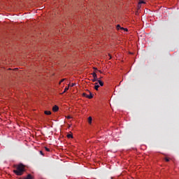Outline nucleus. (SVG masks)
Masks as SVG:
<instances>
[{
  "mask_svg": "<svg viewBox=\"0 0 179 179\" xmlns=\"http://www.w3.org/2000/svg\"><path fill=\"white\" fill-rule=\"evenodd\" d=\"M99 81V78H97V77H94V78L92 79V82H98Z\"/></svg>",
  "mask_w": 179,
  "mask_h": 179,
  "instance_id": "8",
  "label": "nucleus"
},
{
  "mask_svg": "<svg viewBox=\"0 0 179 179\" xmlns=\"http://www.w3.org/2000/svg\"><path fill=\"white\" fill-rule=\"evenodd\" d=\"M142 3H145V1H140L138 2V8H141V5H142Z\"/></svg>",
  "mask_w": 179,
  "mask_h": 179,
  "instance_id": "7",
  "label": "nucleus"
},
{
  "mask_svg": "<svg viewBox=\"0 0 179 179\" xmlns=\"http://www.w3.org/2000/svg\"><path fill=\"white\" fill-rule=\"evenodd\" d=\"M165 160H166V162H170V159L168 157H165Z\"/></svg>",
  "mask_w": 179,
  "mask_h": 179,
  "instance_id": "15",
  "label": "nucleus"
},
{
  "mask_svg": "<svg viewBox=\"0 0 179 179\" xmlns=\"http://www.w3.org/2000/svg\"><path fill=\"white\" fill-rule=\"evenodd\" d=\"M45 114L46 115H51V111H50V110H45Z\"/></svg>",
  "mask_w": 179,
  "mask_h": 179,
  "instance_id": "6",
  "label": "nucleus"
},
{
  "mask_svg": "<svg viewBox=\"0 0 179 179\" xmlns=\"http://www.w3.org/2000/svg\"><path fill=\"white\" fill-rule=\"evenodd\" d=\"M99 87H100V85H95L94 86L95 90H99Z\"/></svg>",
  "mask_w": 179,
  "mask_h": 179,
  "instance_id": "11",
  "label": "nucleus"
},
{
  "mask_svg": "<svg viewBox=\"0 0 179 179\" xmlns=\"http://www.w3.org/2000/svg\"><path fill=\"white\" fill-rule=\"evenodd\" d=\"M66 118H67V120H71V118H72V117L69 115V116L66 117Z\"/></svg>",
  "mask_w": 179,
  "mask_h": 179,
  "instance_id": "16",
  "label": "nucleus"
},
{
  "mask_svg": "<svg viewBox=\"0 0 179 179\" xmlns=\"http://www.w3.org/2000/svg\"><path fill=\"white\" fill-rule=\"evenodd\" d=\"M93 78H97V74H96V72H94L92 73Z\"/></svg>",
  "mask_w": 179,
  "mask_h": 179,
  "instance_id": "10",
  "label": "nucleus"
},
{
  "mask_svg": "<svg viewBox=\"0 0 179 179\" xmlns=\"http://www.w3.org/2000/svg\"><path fill=\"white\" fill-rule=\"evenodd\" d=\"M97 85H99V83H95V86Z\"/></svg>",
  "mask_w": 179,
  "mask_h": 179,
  "instance_id": "20",
  "label": "nucleus"
},
{
  "mask_svg": "<svg viewBox=\"0 0 179 179\" xmlns=\"http://www.w3.org/2000/svg\"><path fill=\"white\" fill-rule=\"evenodd\" d=\"M94 69L95 71H97V68H94Z\"/></svg>",
  "mask_w": 179,
  "mask_h": 179,
  "instance_id": "21",
  "label": "nucleus"
},
{
  "mask_svg": "<svg viewBox=\"0 0 179 179\" xmlns=\"http://www.w3.org/2000/svg\"><path fill=\"white\" fill-rule=\"evenodd\" d=\"M59 110V108L58 107V106H53L52 108V110L55 112V113H57V111H58Z\"/></svg>",
  "mask_w": 179,
  "mask_h": 179,
  "instance_id": "4",
  "label": "nucleus"
},
{
  "mask_svg": "<svg viewBox=\"0 0 179 179\" xmlns=\"http://www.w3.org/2000/svg\"><path fill=\"white\" fill-rule=\"evenodd\" d=\"M88 92L90 93V96H89V94H86V93H83V96L84 97H87V99H93V94H92V92H90V91H87Z\"/></svg>",
  "mask_w": 179,
  "mask_h": 179,
  "instance_id": "2",
  "label": "nucleus"
},
{
  "mask_svg": "<svg viewBox=\"0 0 179 179\" xmlns=\"http://www.w3.org/2000/svg\"><path fill=\"white\" fill-rule=\"evenodd\" d=\"M64 80H65V78L62 79L59 83H62V82H64Z\"/></svg>",
  "mask_w": 179,
  "mask_h": 179,
  "instance_id": "17",
  "label": "nucleus"
},
{
  "mask_svg": "<svg viewBox=\"0 0 179 179\" xmlns=\"http://www.w3.org/2000/svg\"><path fill=\"white\" fill-rule=\"evenodd\" d=\"M92 117H88V122H89V124H92Z\"/></svg>",
  "mask_w": 179,
  "mask_h": 179,
  "instance_id": "9",
  "label": "nucleus"
},
{
  "mask_svg": "<svg viewBox=\"0 0 179 179\" xmlns=\"http://www.w3.org/2000/svg\"><path fill=\"white\" fill-rule=\"evenodd\" d=\"M24 171H26V169H24V165L20 164L17 166V169L13 171V173H15L16 176H23V173H24Z\"/></svg>",
  "mask_w": 179,
  "mask_h": 179,
  "instance_id": "1",
  "label": "nucleus"
},
{
  "mask_svg": "<svg viewBox=\"0 0 179 179\" xmlns=\"http://www.w3.org/2000/svg\"><path fill=\"white\" fill-rule=\"evenodd\" d=\"M98 83L99 84V86H104V83L101 80H98Z\"/></svg>",
  "mask_w": 179,
  "mask_h": 179,
  "instance_id": "5",
  "label": "nucleus"
},
{
  "mask_svg": "<svg viewBox=\"0 0 179 179\" xmlns=\"http://www.w3.org/2000/svg\"><path fill=\"white\" fill-rule=\"evenodd\" d=\"M67 90H69V87H66L64 91V93H65L66 92H67Z\"/></svg>",
  "mask_w": 179,
  "mask_h": 179,
  "instance_id": "13",
  "label": "nucleus"
},
{
  "mask_svg": "<svg viewBox=\"0 0 179 179\" xmlns=\"http://www.w3.org/2000/svg\"><path fill=\"white\" fill-rule=\"evenodd\" d=\"M67 138H73V136L71 134H67Z\"/></svg>",
  "mask_w": 179,
  "mask_h": 179,
  "instance_id": "12",
  "label": "nucleus"
},
{
  "mask_svg": "<svg viewBox=\"0 0 179 179\" xmlns=\"http://www.w3.org/2000/svg\"><path fill=\"white\" fill-rule=\"evenodd\" d=\"M89 96H90V95Z\"/></svg>",
  "mask_w": 179,
  "mask_h": 179,
  "instance_id": "22",
  "label": "nucleus"
},
{
  "mask_svg": "<svg viewBox=\"0 0 179 179\" xmlns=\"http://www.w3.org/2000/svg\"><path fill=\"white\" fill-rule=\"evenodd\" d=\"M45 150H46V152H50V148L45 147Z\"/></svg>",
  "mask_w": 179,
  "mask_h": 179,
  "instance_id": "14",
  "label": "nucleus"
},
{
  "mask_svg": "<svg viewBox=\"0 0 179 179\" xmlns=\"http://www.w3.org/2000/svg\"><path fill=\"white\" fill-rule=\"evenodd\" d=\"M116 29H117V30H124V31H128V29H125V28H124V27H121V25H120V24H117V25Z\"/></svg>",
  "mask_w": 179,
  "mask_h": 179,
  "instance_id": "3",
  "label": "nucleus"
},
{
  "mask_svg": "<svg viewBox=\"0 0 179 179\" xmlns=\"http://www.w3.org/2000/svg\"><path fill=\"white\" fill-rule=\"evenodd\" d=\"M40 153H41V155H43V151H40Z\"/></svg>",
  "mask_w": 179,
  "mask_h": 179,
  "instance_id": "19",
  "label": "nucleus"
},
{
  "mask_svg": "<svg viewBox=\"0 0 179 179\" xmlns=\"http://www.w3.org/2000/svg\"><path fill=\"white\" fill-rule=\"evenodd\" d=\"M73 86H75V84L72 83L71 84V87H73Z\"/></svg>",
  "mask_w": 179,
  "mask_h": 179,
  "instance_id": "18",
  "label": "nucleus"
}]
</instances>
